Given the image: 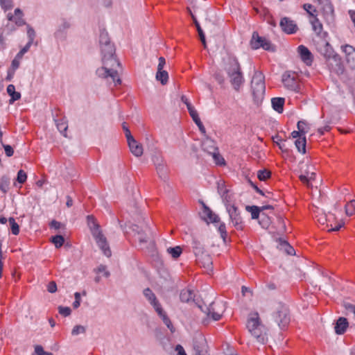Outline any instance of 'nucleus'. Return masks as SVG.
Masks as SVG:
<instances>
[{
	"mask_svg": "<svg viewBox=\"0 0 355 355\" xmlns=\"http://www.w3.org/2000/svg\"><path fill=\"white\" fill-rule=\"evenodd\" d=\"M101 47L103 66L97 69L96 73L99 78L106 79L109 83H114V85H121L116 67H120V62L115 57V48L112 44H106Z\"/></svg>",
	"mask_w": 355,
	"mask_h": 355,
	"instance_id": "nucleus-1",
	"label": "nucleus"
},
{
	"mask_svg": "<svg viewBox=\"0 0 355 355\" xmlns=\"http://www.w3.org/2000/svg\"><path fill=\"white\" fill-rule=\"evenodd\" d=\"M195 297L196 295L193 291L191 289H184L181 291L180 294V299L182 302H189L190 301H193L196 304H198L199 309L203 313H205L208 318L211 316L214 321H217L220 319L225 306L223 302L218 303L211 302L208 305L206 304L205 302H203L202 304H200L196 302Z\"/></svg>",
	"mask_w": 355,
	"mask_h": 355,
	"instance_id": "nucleus-2",
	"label": "nucleus"
},
{
	"mask_svg": "<svg viewBox=\"0 0 355 355\" xmlns=\"http://www.w3.org/2000/svg\"><path fill=\"white\" fill-rule=\"evenodd\" d=\"M137 224H133L131 226L132 232L137 236L139 246L141 249H146L148 252L154 255L155 252V243L153 239V233L150 228L145 218H142V221L138 220Z\"/></svg>",
	"mask_w": 355,
	"mask_h": 355,
	"instance_id": "nucleus-3",
	"label": "nucleus"
},
{
	"mask_svg": "<svg viewBox=\"0 0 355 355\" xmlns=\"http://www.w3.org/2000/svg\"><path fill=\"white\" fill-rule=\"evenodd\" d=\"M230 81L236 91H239L244 83L240 64L236 57L230 56L225 67Z\"/></svg>",
	"mask_w": 355,
	"mask_h": 355,
	"instance_id": "nucleus-4",
	"label": "nucleus"
},
{
	"mask_svg": "<svg viewBox=\"0 0 355 355\" xmlns=\"http://www.w3.org/2000/svg\"><path fill=\"white\" fill-rule=\"evenodd\" d=\"M265 77L261 71H256L251 80V92L254 103H261L266 92Z\"/></svg>",
	"mask_w": 355,
	"mask_h": 355,
	"instance_id": "nucleus-5",
	"label": "nucleus"
},
{
	"mask_svg": "<svg viewBox=\"0 0 355 355\" xmlns=\"http://www.w3.org/2000/svg\"><path fill=\"white\" fill-rule=\"evenodd\" d=\"M272 317L279 327L284 329L291 321L288 307L282 302H278L275 306Z\"/></svg>",
	"mask_w": 355,
	"mask_h": 355,
	"instance_id": "nucleus-6",
	"label": "nucleus"
},
{
	"mask_svg": "<svg viewBox=\"0 0 355 355\" xmlns=\"http://www.w3.org/2000/svg\"><path fill=\"white\" fill-rule=\"evenodd\" d=\"M71 21L66 18H61L58 21L54 37L58 42H64L67 37V31L71 28Z\"/></svg>",
	"mask_w": 355,
	"mask_h": 355,
	"instance_id": "nucleus-7",
	"label": "nucleus"
},
{
	"mask_svg": "<svg viewBox=\"0 0 355 355\" xmlns=\"http://www.w3.org/2000/svg\"><path fill=\"white\" fill-rule=\"evenodd\" d=\"M250 45L253 49H258L261 47L266 51H274L275 49V46L268 40L260 37L257 32H254L252 33Z\"/></svg>",
	"mask_w": 355,
	"mask_h": 355,
	"instance_id": "nucleus-8",
	"label": "nucleus"
},
{
	"mask_svg": "<svg viewBox=\"0 0 355 355\" xmlns=\"http://www.w3.org/2000/svg\"><path fill=\"white\" fill-rule=\"evenodd\" d=\"M226 209L229 214L230 218L233 224V225L236 229H242V218L240 215V212L238 210L237 207L234 205H226Z\"/></svg>",
	"mask_w": 355,
	"mask_h": 355,
	"instance_id": "nucleus-9",
	"label": "nucleus"
},
{
	"mask_svg": "<svg viewBox=\"0 0 355 355\" xmlns=\"http://www.w3.org/2000/svg\"><path fill=\"white\" fill-rule=\"evenodd\" d=\"M329 69L336 74H342L344 71L341 58L337 53H335L331 58L327 61Z\"/></svg>",
	"mask_w": 355,
	"mask_h": 355,
	"instance_id": "nucleus-10",
	"label": "nucleus"
},
{
	"mask_svg": "<svg viewBox=\"0 0 355 355\" xmlns=\"http://www.w3.org/2000/svg\"><path fill=\"white\" fill-rule=\"evenodd\" d=\"M96 240V242L103 253L107 257H111L112 252L107 239L102 232H98L96 234L92 235Z\"/></svg>",
	"mask_w": 355,
	"mask_h": 355,
	"instance_id": "nucleus-11",
	"label": "nucleus"
},
{
	"mask_svg": "<svg viewBox=\"0 0 355 355\" xmlns=\"http://www.w3.org/2000/svg\"><path fill=\"white\" fill-rule=\"evenodd\" d=\"M282 82L287 89L297 92L299 85L294 73L291 74V72H285L282 75Z\"/></svg>",
	"mask_w": 355,
	"mask_h": 355,
	"instance_id": "nucleus-12",
	"label": "nucleus"
},
{
	"mask_svg": "<svg viewBox=\"0 0 355 355\" xmlns=\"http://www.w3.org/2000/svg\"><path fill=\"white\" fill-rule=\"evenodd\" d=\"M261 325H262V324L260 321L258 313L254 312L250 313L246 323V327L250 334L255 331V329Z\"/></svg>",
	"mask_w": 355,
	"mask_h": 355,
	"instance_id": "nucleus-13",
	"label": "nucleus"
},
{
	"mask_svg": "<svg viewBox=\"0 0 355 355\" xmlns=\"http://www.w3.org/2000/svg\"><path fill=\"white\" fill-rule=\"evenodd\" d=\"M279 25L282 31L288 34H293L297 30L295 23L288 17H283Z\"/></svg>",
	"mask_w": 355,
	"mask_h": 355,
	"instance_id": "nucleus-14",
	"label": "nucleus"
},
{
	"mask_svg": "<svg viewBox=\"0 0 355 355\" xmlns=\"http://www.w3.org/2000/svg\"><path fill=\"white\" fill-rule=\"evenodd\" d=\"M302 166L300 168V173L301 174L299 175L300 180L306 185L307 187H312L311 184L309 182V178L308 175H309V173L312 172L313 166H310L307 164H304V162L301 163Z\"/></svg>",
	"mask_w": 355,
	"mask_h": 355,
	"instance_id": "nucleus-15",
	"label": "nucleus"
},
{
	"mask_svg": "<svg viewBox=\"0 0 355 355\" xmlns=\"http://www.w3.org/2000/svg\"><path fill=\"white\" fill-rule=\"evenodd\" d=\"M250 334L259 343L264 344L268 340L267 330L263 324L258 327V328Z\"/></svg>",
	"mask_w": 355,
	"mask_h": 355,
	"instance_id": "nucleus-16",
	"label": "nucleus"
},
{
	"mask_svg": "<svg viewBox=\"0 0 355 355\" xmlns=\"http://www.w3.org/2000/svg\"><path fill=\"white\" fill-rule=\"evenodd\" d=\"M198 264L204 268L207 273H209L213 270V263L211 257L207 254H205L202 257L196 259Z\"/></svg>",
	"mask_w": 355,
	"mask_h": 355,
	"instance_id": "nucleus-17",
	"label": "nucleus"
},
{
	"mask_svg": "<svg viewBox=\"0 0 355 355\" xmlns=\"http://www.w3.org/2000/svg\"><path fill=\"white\" fill-rule=\"evenodd\" d=\"M297 49L300 56L302 61L306 65H311L313 62V55L311 51L308 49V48H306L304 45H300L298 46Z\"/></svg>",
	"mask_w": 355,
	"mask_h": 355,
	"instance_id": "nucleus-18",
	"label": "nucleus"
},
{
	"mask_svg": "<svg viewBox=\"0 0 355 355\" xmlns=\"http://www.w3.org/2000/svg\"><path fill=\"white\" fill-rule=\"evenodd\" d=\"M128 141V144L131 153L136 157H139L143 155L142 145L137 143L134 137H130Z\"/></svg>",
	"mask_w": 355,
	"mask_h": 355,
	"instance_id": "nucleus-19",
	"label": "nucleus"
},
{
	"mask_svg": "<svg viewBox=\"0 0 355 355\" xmlns=\"http://www.w3.org/2000/svg\"><path fill=\"white\" fill-rule=\"evenodd\" d=\"M348 327H349V322H348L347 318H345L344 317H340L336 320V324H335V327H334L335 333L337 335H342L346 331Z\"/></svg>",
	"mask_w": 355,
	"mask_h": 355,
	"instance_id": "nucleus-20",
	"label": "nucleus"
},
{
	"mask_svg": "<svg viewBox=\"0 0 355 355\" xmlns=\"http://www.w3.org/2000/svg\"><path fill=\"white\" fill-rule=\"evenodd\" d=\"M341 48L346 55L347 62L351 63L353 67H355V49L349 44L342 46Z\"/></svg>",
	"mask_w": 355,
	"mask_h": 355,
	"instance_id": "nucleus-21",
	"label": "nucleus"
},
{
	"mask_svg": "<svg viewBox=\"0 0 355 355\" xmlns=\"http://www.w3.org/2000/svg\"><path fill=\"white\" fill-rule=\"evenodd\" d=\"M202 218L207 223H217L220 220L219 217L215 214L207 206L203 204Z\"/></svg>",
	"mask_w": 355,
	"mask_h": 355,
	"instance_id": "nucleus-22",
	"label": "nucleus"
},
{
	"mask_svg": "<svg viewBox=\"0 0 355 355\" xmlns=\"http://www.w3.org/2000/svg\"><path fill=\"white\" fill-rule=\"evenodd\" d=\"M310 22L312 25L313 31L319 36L322 37H325L327 35V33H322V24L320 23L319 19L316 17H313L312 19L310 20Z\"/></svg>",
	"mask_w": 355,
	"mask_h": 355,
	"instance_id": "nucleus-23",
	"label": "nucleus"
},
{
	"mask_svg": "<svg viewBox=\"0 0 355 355\" xmlns=\"http://www.w3.org/2000/svg\"><path fill=\"white\" fill-rule=\"evenodd\" d=\"M217 191L224 202H230V197L228 195L229 190L225 187L223 181L220 180L217 182Z\"/></svg>",
	"mask_w": 355,
	"mask_h": 355,
	"instance_id": "nucleus-24",
	"label": "nucleus"
},
{
	"mask_svg": "<svg viewBox=\"0 0 355 355\" xmlns=\"http://www.w3.org/2000/svg\"><path fill=\"white\" fill-rule=\"evenodd\" d=\"M202 148L207 154L211 155L218 150V148L215 146L214 141L207 138L202 142Z\"/></svg>",
	"mask_w": 355,
	"mask_h": 355,
	"instance_id": "nucleus-25",
	"label": "nucleus"
},
{
	"mask_svg": "<svg viewBox=\"0 0 355 355\" xmlns=\"http://www.w3.org/2000/svg\"><path fill=\"white\" fill-rule=\"evenodd\" d=\"M188 10L193 19V23L195 24V26L196 27V29H197L198 35H199L200 40L203 45L204 48L206 49L207 48V42H206V40H205V33H204L202 29L201 28L200 24L198 23L197 19L194 16V15L192 13V12L190 10L189 8H188Z\"/></svg>",
	"mask_w": 355,
	"mask_h": 355,
	"instance_id": "nucleus-26",
	"label": "nucleus"
},
{
	"mask_svg": "<svg viewBox=\"0 0 355 355\" xmlns=\"http://www.w3.org/2000/svg\"><path fill=\"white\" fill-rule=\"evenodd\" d=\"M193 245V253L196 257V259H198L199 257H202L205 254H206V252L205 251L204 246L201 244V243L196 240L193 239L192 242Z\"/></svg>",
	"mask_w": 355,
	"mask_h": 355,
	"instance_id": "nucleus-27",
	"label": "nucleus"
},
{
	"mask_svg": "<svg viewBox=\"0 0 355 355\" xmlns=\"http://www.w3.org/2000/svg\"><path fill=\"white\" fill-rule=\"evenodd\" d=\"M87 225L90 229L92 234H96L98 232H101L100 227L98 223H96L94 217L92 215H89L87 216Z\"/></svg>",
	"mask_w": 355,
	"mask_h": 355,
	"instance_id": "nucleus-28",
	"label": "nucleus"
},
{
	"mask_svg": "<svg viewBox=\"0 0 355 355\" xmlns=\"http://www.w3.org/2000/svg\"><path fill=\"white\" fill-rule=\"evenodd\" d=\"M55 125L59 132L65 137H67V130L68 128L67 121L64 118L60 119H54Z\"/></svg>",
	"mask_w": 355,
	"mask_h": 355,
	"instance_id": "nucleus-29",
	"label": "nucleus"
},
{
	"mask_svg": "<svg viewBox=\"0 0 355 355\" xmlns=\"http://www.w3.org/2000/svg\"><path fill=\"white\" fill-rule=\"evenodd\" d=\"M284 98H273L271 100L272 108L278 113H282L284 110Z\"/></svg>",
	"mask_w": 355,
	"mask_h": 355,
	"instance_id": "nucleus-30",
	"label": "nucleus"
},
{
	"mask_svg": "<svg viewBox=\"0 0 355 355\" xmlns=\"http://www.w3.org/2000/svg\"><path fill=\"white\" fill-rule=\"evenodd\" d=\"M7 92L11 97L9 101L10 104H12L15 101L21 98L20 93L15 91V87L13 85H9L7 87Z\"/></svg>",
	"mask_w": 355,
	"mask_h": 355,
	"instance_id": "nucleus-31",
	"label": "nucleus"
},
{
	"mask_svg": "<svg viewBox=\"0 0 355 355\" xmlns=\"http://www.w3.org/2000/svg\"><path fill=\"white\" fill-rule=\"evenodd\" d=\"M321 53L324 57L326 62L328 61L336 53L334 52L332 46L329 42H326L323 49L321 50Z\"/></svg>",
	"mask_w": 355,
	"mask_h": 355,
	"instance_id": "nucleus-32",
	"label": "nucleus"
},
{
	"mask_svg": "<svg viewBox=\"0 0 355 355\" xmlns=\"http://www.w3.org/2000/svg\"><path fill=\"white\" fill-rule=\"evenodd\" d=\"M300 124H306V122L304 121H300L297 122V127L298 129V131L294 130L291 133V136L293 138H302L303 137H305V134L306 133V131L304 130V128H300Z\"/></svg>",
	"mask_w": 355,
	"mask_h": 355,
	"instance_id": "nucleus-33",
	"label": "nucleus"
},
{
	"mask_svg": "<svg viewBox=\"0 0 355 355\" xmlns=\"http://www.w3.org/2000/svg\"><path fill=\"white\" fill-rule=\"evenodd\" d=\"M306 137L297 139L295 141V145L300 153L304 154L306 153Z\"/></svg>",
	"mask_w": 355,
	"mask_h": 355,
	"instance_id": "nucleus-34",
	"label": "nucleus"
},
{
	"mask_svg": "<svg viewBox=\"0 0 355 355\" xmlns=\"http://www.w3.org/2000/svg\"><path fill=\"white\" fill-rule=\"evenodd\" d=\"M156 79L159 81L162 85H164L167 83L168 80V74L166 71L164 70H157L156 73Z\"/></svg>",
	"mask_w": 355,
	"mask_h": 355,
	"instance_id": "nucleus-35",
	"label": "nucleus"
},
{
	"mask_svg": "<svg viewBox=\"0 0 355 355\" xmlns=\"http://www.w3.org/2000/svg\"><path fill=\"white\" fill-rule=\"evenodd\" d=\"M10 180V178L7 175H3L0 180V190L4 193L9 189Z\"/></svg>",
	"mask_w": 355,
	"mask_h": 355,
	"instance_id": "nucleus-36",
	"label": "nucleus"
},
{
	"mask_svg": "<svg viewBox=\"0 0 355 355\" xmlns=\"http://www.w3.org/2000/svg\"><path fill=\"white\" fill-rule=\"evenodd\" d=\"M246 210L251 213L252 219H257L259 216V214L261 211V209L259 207L253 205V206H247Z\"/></svg>",
	"mask_w": 355,
	"mask_h": 355,
	"instance_id": "nucleus-37",
	"label": "nucleus"
},
{
	"mask_svg": "<svg viewBox=\"0 0 355 355\" xmlns=\"http://www.w3.org/2000/svg\"><path fill=\"white\" fill-rule=\"evenodd\" d=\"M99 44L100 46L111 44L107 32L105 31H101Z\"/></svg>",
	"mask_w": 355,
	"mask_h": 355,
	"instance_id": "nucleus-38",
	"label": "nucleus"
},
{
	"mask_svg": "<svg viewBox=\"0 0 355 355\" xmlns=\"http://www.w3.org/2000/svg\"><path fill=\"white\" fill-rule=\"evenodd\" d=\"M143 294L150 304L157 300L155 293L149 288H145Z\"/></svg>",
	"mask_w": 355,
	"mask_h": 355,
	"instance_id": "nucleus-39",
	"label": "nucleus"
},
{
	"mask_svg": "<svg viewBox=\"0 0 355 355\" xmlns=\"http://www.w3.org/2000/svg\"><path fill=\"white\" fill-rule=\"evenodd\" d=\"M182 248L180 246L167 248V252L174 259L178 258L182 254Z\"/></svg>",
	"mask_w": 355,
	"mask_h": 355,
	"instance_id": "nucleus-40",
	"label": "nucleus"
},
{
	"mask_svg": "<svg viewBox=\"0 0 355 355\" xmlns=\"http://www.w3.org/2000/svg\"><path fill=\"white\" fill-rule=\"evenodd\" d=\"M157 173L159 177L163 180H166L167 178L166 169L165 164L155 166Z\"/></svg>",
	"mask_w": 355,
	"mask_h": 355,
	"instance_id": "nucleus-41",
	"label": "nucleus"
},
{
	"mask_svg": "<svg viewBox=\"0 0 355 355\" xmlns=\"http://www.w3.org/2000/svg\"><path fill=\"white\" fill-rule=\"evenodd\" d=\"M51 242L55 245L56 248H59L63 245L64 239L61 235H56L51 238Z\"/></svg>",
	"mask_w": 355,
	"mask_h": 355,
	"instance_id": "nucleus-42",
	"label": "nucleus"
},
{
	"mask_svg": "<svg viewBox=\"0 0 355 355\" xmlns=\"http://www.w3.org/2000/svg\"><path fill=\"white\" fill-rule=\"evenodd\" d=\"M271 175L270 171L267 169L260 170L257 172V178L261 181H265Z\"/></svg>",
	"mask_w": 355,
	"mask_h": 355,
	"instance_id": "nucleus-43",
	"label": "nucleus"
},
{
	"mask_svg": "<svg viewBox=\"0 0 355 355\" xmlns=\"http://www.w3.org/2000/svg\"><path fill=\"white\" fill-rule=\"evenodd\" d=\"M8 221H9V223H10V225L12 233L14 235H17L19 234V225L15 222V218H12V217H10L8 219Z\"/></svg>",
	"mask_w": 355,
	"mask_h": 355,
	"instance_id": "nucleus-44",
	"label": "nucleus"
},
{
	"mask_svg": "<svg viewBox=\"0 0 355 355\" xmlns=\"http://www.w3.org/2000/svg\"><path fill=\"white\" fill-rule=\"evenodd\" d=\"M345 213L347 216H352L355 213V200H350L346 205H345Z\"/></svg>",
	"mask_w": 355,
	"mask_h": 355,
	"instance_id": "nucleus-45",
	"label": "nucleus"
},
{
	"mask_svg": "<svg viewBox=\"0 0 355 355\" xmlns=\"http://www.w3.org/2000/svg\"><path fill=\"white\" fill-rule=\"evenodd\" d=\"M210 155L212 156L214 161L216 164H218V165L225 164V160H224L223 157L218 153V149L217 150H216L215 152H214V153H211Z\"/></svg>",
	"mask_w": 355,
	"mask_h": 355,
	"instance_id": "nucleus-46",
	"label": "nucleus"
},
{
	"mask_svg": "<svg viewBox=\"0 0 355 355\" xmlns=\"http://www.w3.org/2000/svg\"><path fill=\"white\" fill-rule=\"evenodd\" d=\"M0 6L3 10L7 11L13 8V1L12 0H0Z\"/></svg>",
	"mask_w": 355,
	"mask_h": 355,
	"instance_id": "nucleus-47",
	"label": "nucleus"
},
{
	"mask_svg": "<svg viewBox=\"0 0 355 355\" xmlns=\"http://www.w3.org/2000/svg\"><path fill=\"white\" fill-rule=\"evenodd\" d=\"M259 223L261 225L262 227L267 229L270 224V218L267 215H266L265 214H262L261 218L259 221Z\"/></svg>",
	"mask_w": 355,
	"mask_h": 355,
	"instance_id": "nucleus-48",
	"label": "nucleus"
},
{
	"mask_svg": "<svg viewBox=\"0 0 355 355\" xmlns=\"http://www.w3.org/2000/svg\"><path fill=\"white\" fill-rule=\"evenodd\" d=\"M86 331V328L82 325H76L73 327L71 334L73 336H77L80 334H85Z\"/></svg>",
	"mask_w": 355,
	"mask_h": 355,
	"instance_id": "nucleus-49",
	"label": "nucleus"
},
{
	"mask_svg": "<svg viewBox=\"0 0 355 355\" xmlns=\"http://www.w3.org/2000/svg\"><path fill=\"white\" fill-rule=\"evenodd\" d=\"M27 35L28 37V43H30L32 44L33 43L34 39L35 37V32L33 28H31L30 26H27Z\"/></svg>",
	"mask_w": 355,
	"mask_h": 355,
	"instance_id": "nucleus-50",
	"label": "nucleus"
},
{
	"mask_svg": "<svg viewBox=\"0 0 355 355\" xmlns=\"http://www.w3.org/2000/svg\"><path fill=\"white\" fill-rule=\"evenodd\" d=\"M34 350L37 355H53L51 352H47L44 350V348L42 345H37L34 346Z\"/></svg>",
	"mask_w": 355,
	"mask_h": 355,
	"instance_id": "nucleus-51",
	"label": "nucleus"
},
{
	"mask_svg": "<svg viewBox=\"0 0 355 355\" xmlns=\"http://www.w3.org/2000/svg\"><path fill=\"white\" fill-rule=\"evenodd\" d=\"M26 173L23 170H19L17 173V181L20 184H23L26 182Z\"/></svg>",
	"mask_w": 355,
	"mask_h": 355,
	"instance_id": "nucleus-52",
	"label": "nucleus"
},
{
	"mask_svg": "<svg viewBox=\"0 0 355 355\" xmlns=\"http://www.w3.org/2000/svg\"><path fill=\"white\" fill-rule=\"evenodd\" d=\"M163 322L166 325V327L170 329L171 333L175 332V328L167 315H163V318L162 319Z\"/></svg>",
	"mask_w": 355,
	"mask_h": 355,
	"instance_id": "nucleus-53",
	"label": "nucleus"
},
{
	"mask_svg": "<svg viewBox=\"0 0 355 355\" xmlns=\"http://www.w3.org/2000/svg\"><path fill=\"white\" fill-rule=\"evenodd\" d=\"M218 232L220 234V236L223 239V241L226 242V237H227V232H226V227L225 223H220L218 227Z\"/></svg>",
	"mask_w": 355,
	"mask_h": 355,
	"instance_id": "nucleus-54",
	"label": "nucleus"
},
{
	"mask_svg": "<svg viewBox=\"0 0 355 355\" xmlns=\"http://www.w3.org/2000/svg\"><path fill=\"white\" fill-rule=\"evenodd\" d=\"M94 272L96 273L103 272L105 277H108L110 275V272L106 270V266L102 264L94 269Z\"/></svg>",
	"mask_w": 355,
	"mask_h": 355,
	"instance_id": "nucleus-55",
	"label": "nucleus"
},
{
	"mask_svg": "<svg viewBox=\"0 0 355 355\" xmlns=\"http://www.w3.org/2000/svg\"><path fill=\"white\" fill-rule=\"evenodd\" d=\"M152 160L155 166H159V165H162L164 164L162 157L159 155H153Z\"/></svg>",
	"mask_w": 355,
	"mask_h": 355,
	"instance_id": "nucleus-56",
	"label": "nucleus"
},
{
	"mask_svg": "<svg viewBox=\"0 0 355 355\" xmlns=\"http://www.w3.org/2000/svg\"><path fill=\"white\" fill-rule=\"evenodd\" d=\"M59 313L65 317L69 316L71 314V309L67 306H59Z\"/></svg>",
	"mask_w": 355,
	"mask_h": 355,
	"instance_id": "nucleus-57",
	"label": "nucleus"
},
{
	"mask_svg": "<svg viewBox=\"0 0 355 355\" xmlns=\"http://www.w3.org/2000/svg\"><path fill=\"white\" fill-rule=\"evenodd\" d=\"M32 44L28 43L19 51V52L17 54V58H21L23 55L29 50Z\"/></svg>",
	"mask_w": 355,
	"mask_h": 355,
	"instance_id": "nucleus-58",
	"label": "nucleus"
},
{
	"mask_svg": "<svg viewBox=\"0 0 355 355\" xmlns=\"http://www.w3.org/2000/svg\"><path fill=\"white\" fill-rule=\"evenodd\" d=\"M318 1H319L320 3H327V5H326L327 12H329L330 17H332L333 14H334V8H333L332 5L329 3V0H318Z\"/></svg>",
	"mask_w": 355,
	"mask_h": 355,
	"instance_id": "nucleus-59",
	"label": "nucleus"
},
{
	"mask_svg": "<svg viewBox=\"0 0 355 355\" xmlns=\"http://www.w3.org/2000/svg\"><path fill=\"white\" fill-rule=\"evenodd\" d=\"M272 140L275 143H276L278 145V146L282 150H284V144L281 143L283 140L280 139L279 135H277L272 137Z\"/></svg>",
	"mask_w": 355,
	"mask_h": 355,
	"instance_id": "nucleus-60",
	"label": "nucleus"
},
{
	"mask_svg": "<svg viewBox=\"0 0 355 355\" xmlns=\"http://www.w3.org/2000/svg\"><path fill=\"white\" fill-rule=\"evenodd\" d=\"M47 291L51 293H54L57 291V285L56 283L53 281H51L47 285Z\"/></svg>",
	"mask_w": 355,
	"mask_h": 355,
	"instance_id": "nucleus-61",
	"label": "nucleus"
},
{
	"mask_svg": "<svg viewBox=\"0 0 355 355\" xmlns=\"http://www.w3.org/2000/svg\"><path fill=\"white\" fill-rule=\"evenodd\" d=\"M283 245L285 247V251L288 254L293 255L295 254V250L286 241H284Z\"/></svg>",
	"mask_w": 355,
	"mask_h": 355,
	"instance_id": "nucleus-62",
	"label": "nucleus"
},
{
	"mask_svg": "<svg viewBox=\"0 0 355 355\" xmlns=\"http://www.w3.org/2000/svg\"><path fill=\"white\" fill-rule=\"evenodd\" d=\"M189 114L190 116H191L192 119L193 120V121L196 123V121L200 120L199 116H198V114L197 112V111L195 110V108H192L191 110H190L189 111Z\"/></svg>",
	"mask_w": 355,
	"mask_h": 355,
	"instance_id": "nucleus-63",
	"label": "nucleus"
},
{
	"mask_svg": "<svg viewBox=\"0 0 355 355\" xmlns=\"http://www.w3.org/2000/svg\"><path fill=\"white\" fill-rule=\"evenodd\" d=\"M177 355H187L183 347L181 345H177L175 348Z\"/></svg>",
	"mask_w": 355,
	"mask_h": 355,
	"instance_id": "nucleus-64",
	"label": "nucleus"
}]
</instances>
